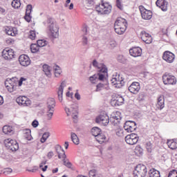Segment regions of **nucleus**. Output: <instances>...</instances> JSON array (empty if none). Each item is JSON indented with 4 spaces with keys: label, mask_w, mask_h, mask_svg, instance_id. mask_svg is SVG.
Wrapping results in <instances>:
<instances>
[{
    "label": "nucleus",
    "mask_w": 177,
    "mask_h": 177,
    "mask_svg": "<svg viewBox=\"0 0 177 177\" xmlns=\"http://www.w3.org/2000/svg\"><path fill=\"white\" fill-rule=\"evenodd\" d=\"M156 5L158 8H160L162 12H167L168 10V1H167V0H157Z\"/></svg>",
    "instance_id": "4be33fe9"
},
{
    "label": "nucleus",
    "mask_w": 177,
    "mask_h": 177,
    "mask_svg": "<svg viewBox=\"0 0 177 177\" xmlns=\"http://www.w3.org/2000/svg\"><path fill=\"white\" fill-rule=\"evenodd\" d=\"M100 64H98L97 63V61H96V60H93V66H94V67H96L98 70H99V65Z\"/></svg>",
    "instance_id": "052dcab7"
},
{
    "label": "nucleus",
    "mask_w": 177,
    "mask_h": 177,
    "mask_svg": "<svg viewBox=\"0 0 177 177\" xmlns=\"http://www.w3.org/2000/svg\"><path fill=\"white\" fill-rule=\"evenodd\" d=\"M95 122L98 124H102V125H108L110 122V118L106 113L100 114L98 117L96 118Z\"/></svg>",
    "instance_id": "ddd939ff"
},
{
    "label": "nucleus",
    "mask_w": 177,
    "mask_h": 177,
    "mask_svg": "<svg viewBox=\"0 0 177 177\" xmlns=\"http://www.w3.org/2000/svg\"><path fill=\"white\" fill-rule=\"evenodd\" d=\"M71 139L75 145H80V139L78 138V136H77V134L72 133H71Z\"/></svg>",
    "instance_id": "ea45409f"
},
{
    "label": "nucleus",
    "mask_w": 177,
    "mask_h": 177,
    "mask_svg": "<svg viewBox=\"0 0 177 177\" xmlns=\"http://www.w3.org/2000/svg\"><path fill=\"white\" fill-rule=\"evenodd\" d=\"M5 32L7 34V35L15 37L17 34V29L16 28L6 26L5 28Z\"/></svg>",
    "instance_id": "cd10ccee"
},
{
    "label": "nucleus",
    "mask_w": 177,
    "mask_h": 177,
    "mask_svg": "<svg viewBox=\"0 0 177 177\" xmlns=\"http://www.w3.org/2000/svg\"><path fill=\"white\" fill-rule=\"evenodd\" d=\"M2 57L6 60H10V59L15 57V51L9 48H6L2 51Z\"/></svg>",
    "instance_id": "dca6fc26"
},
{
    "label": "nucleus",
    "mask_w": 177,
    "mask_h": 177,
    "mask_svg": "<svg viewBox=\"0 0 177 177\" xmlns=\"http://www.w3.org/2000/svg\"><path fill=\"white\" fill-rule=\"evenodd\" d=\"M111 82L115 88H122L124 86V78L122 76H120V74L115 73L113 75L112 79L111 80Z\"/></svg>",
    "instance_id": "423d86ee"
},
{
    "label": "nucleus",
    "mask_w": 177,
    "mask_h": 177,
    "mask_svg": "<svg viewBox=\"0 0 177 177\" xmlns=\"http://www.w3.org/2000/svg\"><path fill=\"white\" fill-rule=\"evenodd\" d=\"M32 10V6L31 5H28L26 7V15L24 19L28 23L31 21V11Z\"/></svg>",
    "instance_id": "bb28decb"
},
{
    "label": "nucleus",
    "mask_w": 177,
    "mask_h": 177,
    "mask_svg": "<svg viewBox=\"0 0 177 177\" xmlns=\"http://www.w3.org/2000/svg\"><path fill=\"white\" fill-rule=\"evenodd\" d=\"M48 110H55V101L53 98H49L47 101Z\"/></svg>",
    "instance_id": "c756f323"
},
{
    "label": "nucleus",
    "mask_w": 177,
    "mask_h": 177,
    "mask_svg": "<svg viewBox=\"0 0 177 177\" xmlns=\"http://www.w3.org/2000/svg\"><path fill=\"white\" fill-rule=\"evenodd\" d=\"M122 119V116L121 115V112L115 111L111 113L110 121L112 125H114V126L120 125Z\"/></svg>",
    "instance_id": "1a4fd4ad"
},
{
    "label": "nucleus",
    "mask_w": 177,
    "mask_h": 177,
    "mask_svg": "<svg viewBox=\"0 0 177 177\" xmlns=\"http://www.w3.org/2000/svg\"><path fill=\"white\" fill-rule=\"evenodd\" d=\"M43 71L46 75L47 77H50L52 75L50 71V66H49L48 64L43 65Z\"/></svg>",
    "instance_id": "72a5a7b5"
},
{
    "label": "nucleus",
    "mask_w": 177,
    "mask_h": 177,
    "mask_svg": "<svg viewBox=\"0 0 177 177\" xmlns=\"http://www.w3.org/2000/svg\"><path fill=\"white\" fill-rule=\"evenodd\" d=\"M46 164V160H43L40 165H39V168L43 171V172H46V169H48V165H45ZM44 165H45L44 167Z\"/></svg>",
    "instance_id": "37998d69"
},
{
    "label": "nucleus",
    "mask_w": 177,
    "mask_h": 177,
    "mask_svg": "<svg viewBox=\"0 0 177 177\" xmlns=\"http://www.w3.org/2000/svg\"><path fill=\"white\" fill-rule=\"evenodd\" d=\"M3 132L6 135H9L13 132V128L10 126L6 125L3 127Z\"/></svg>",
    "instance_id": "c9c22d12"
},
{
    "label": "nucleus",
    "mask_w": 177,
    "mask_h": 177,
    "mask_svg": "<svg viewBox=\"0 0 177 177\" xmlns=\"http://www.w3.org/2000/svg\"><path fill=\"white\" fill-rule=\"evenodd\" d=\"M66 86V82H62L61 83V85L59 87L58 90V97L59 99H62L63 97V89H64V87Z\"/></svg>",
    "instance_id": "2f4dec72"
},
{
    "label": "nucleus",
    "mask_w": 177,
    "mask_h": 177,
    "mask_svg": "<svg viewBox=\"0 0 177 177\" xmlns=\"http://www.w3.org/2000/svg\"><path fill=\"white\" fill-rule=\"evenodd\" d=\"M145 147L149 153H151V151L153 150V144L150 141L147 142L145 145Z\"/></svg>",
    "instance_id": "c03bdc74"
},
{
    "label": "nucleus",
    "mask_w": 177,
    "mask_h": 177,
    "mask_svg": "<svg viewBox=\"0 0 177 177\" xmlns=\"http://www.w3.org/2000/svg\"><path fill=\"white\" fill-rule=\"evenodd\" d=\"M37 171H38V167L37 166H35L32 167V169H28V172H36Z\"/></svg>",
    "instance_id": "bf43d9fd"
},
{
    "label": "nucleus",
    "mask_w": 177,
    "mask_h": 177,
    "mask_svg": "<svg viewBox=\"0 0 177 177\" xmlns=\"http://www.w3.org/2000/svg\"><path fill=\"white\" fill-rule=\"evenodd\" d=\"M116 135L119 137L124 136V130L122 129H116Z\"/></svg>",
    "instance_id": "603ef678"
},
{
    "label": "nucleus",
    "mask_w": 177,
    "mask_h": 177,
    "mask_svg": "<svg viewBox=\"0 0 177 177\" xmlns=\"http://www.w3.org/2000/svg\"><path fill=\"white\" fill-rule=\"evenodd\" d=\"M167 145L171 150H176L177 149V139H169L167 140Z\"/></svg>",
    "instance_id": "393cba45"
},
{
    "label": "nucleus",
    "mask_w": 177,
    "mask_h": 177,
    "mask_svg": "<svg viewBox=\"0 0 177 177\" xmlns=\"http://www.w3.org/2000/svg\"><path fill=\"white\" fill-rule=\"evenodd\" d=\"M88 175L90 177H99L97 174L96 173V170L92 169L88 172Z\"/></svg>",
    "instance_id": "3c124183"
},
{
    "label": "nucleus",
    "mask_w": 177,
    "mask_h": 177,
    "mask_svg": "<svg viewBox=\"0 0 177 177\" xmlns=\"http://www.w3.org/2000/svg\"><path fill=\"white\" fill-rule=\"evenodd\" d=\"M75 99H77V100H80L81 99V95H80V93H76L75 94Z\"/></svg>",
    "instance_id": "69168bd1"
},
{
    "label": "nucleus",
    "mask_w": 177,
    "mask_h": 177,
    "mask_svg": "<svg viewBox=\"0 0 177 177\" xmlns=\"http://www.w3.org/2000/svg\"><path fill=\"white\" fill-rule=\"evenodd\" d=\"M96 80H97V75H94L90 77V81L92 84H96Z\"/></svg>",
    "instance_id": "4d7b16f0"
},
{
    "label": "nucleus",
    "mask_w": 177,
    "mask_h": 177,
    "mask_svg": "<svg viewBox=\"0 0 177 177\" xmlns=\"http://www.w3.org/2000/svg\"><path fill=\"white\" fill-rule=\"evenodd\" d=\"M11 5L14 9H19L21 6V2L20 0H13Z\"/></svg>",
    "instance_id": "58836bf2"
},
{
    "label": "nucleus",
    "mask_w": 177,
    "mask_h": 177,
    "mask_svg": "<svg viewBox=\"0 0 177 177\" xmlns=\"http://www.w3.org/2000/svg\"><path fill=\"white\" fill-rule=\"evenodd\" d=\"M125 142L127 145H130L131 146H133V145H136L138 142H139V136L136 133H131L127 135L125 137Z\"/></svg>",
    "instance_id": "9d476101"
},
{
    "label": "nucleus",
    "mask_w": 177,
    "mask_h": 177,
    "mask_svg": "<svg viewBox=\"0 0 177 177\" xmlns=\"http://www.w3.org/2000/svg\"><path fill=\"white\" fill-rule=\"evenodd\" d=\"M53 156H55V153H53V151H50L47 154V157L49 159L52 158L53 157Z\"/></svg>",
    "instance_id": "0e129e2a"
},
{
    "label": "nucleus",
    "mask_w": 177,
    "mask_h": 177,
    "mask_svg": "<svg viewBox=\"0 0 177 177\" xmlns=\"http://www.w3.org/2000/svg\"><path fill=\"white\" fill-rule=\"evenodd\" d=\"M162 59L167 63H174L175 60V55L171 51H165L162 55Z\"/></svg>",
    "instance_id": "a211bd4d"
},
{
    "label": "nucleus",
    "mask_w": 177,
    "mask_h": 177,
    "mask_svg": "<svg viewBox=\"0 0 177 177\" xmlns=\"http://www.w3.org/2000/svg\"><path fill=\"white\" fill-rule=\"evenodd\" d=\"M24 81H27V79L25 77H21L19 80L18 77H15L10 78V79H8L5 82V86H6V89L8 91V92L12 93V92H15V91H17V84H18L19 86H21V85H23V82H24Z\"/></svg>",
    "instance_id": "f257e3e1"
},
{
    "label": "nucleus",
    "mask_w": 177,
    "mask_h": 177,
    "mask_svg": "<svg viewBox=\"0 0 177 177\" xmlns=\"http://www.w3.org/2000/svg\"><path fill=\"white\" fill-rule=\"evenodd\" d=\"M106 139V136L102 133L98 134L95 138V140H97V142H98V143H100V145H102V143H104Z\"/></svg>",
    "instance_id": "7c9ffc66"
},
{
    "label": "nucleus",
    "mask_w": 177,
    "mask_h": 177,
    "mask_svg": "<svg viewBox=\"0 0 177 177\" xmlns=\"http://www.w3.org/2000/svg\"><path fill=\"white\" fill-rule=\"evenodd\" d=\"M98 80H100V81H103V80L107 77V68L106 67V65L100 64L98 66Z\"/></svg>",
    "instance_id": "4468645a"
},
{
    "label": "nucleus",
    "mask_w": 177,
    "mask_h": 177,
    "mask_svg": "<svg viewBox=\"0 0 177 177\" xmlns=\"http://www.w3.org/2000/svg\"><path fill=\"white\" fill-rule=\"evenodd\" d=\"M129 91L131 93L136 95L139 92V91H140V84H139V82H133L129 86Z\"/></svg>",
    "instance_id": "412c9836"
},
{
    "label": "nucleus",
    "mask_w": 177,
    "mask_h": 177,
    "mask_svg": "<svg viewBox=\"0 0 177 177\" xmlns=\"http://www.w3.org/2000/svg\"><path fill=\"white\" fill-rule=\"evenodd\" d=\"M53 113H55V109H48L46 114L47 120H52V117H53Z\"/></svg>",
    "instance_id": "a18cd8bd"
},
{
    "label": "nucleus",
    "mask_w": 177,
    "mask_h": 177,
    "mask_svg": "<svg viewBox=\"0 0 177 177\" xmlns=\"http://www.w3.org/2000/svg\"><path fill=\"white\" fill-rule=\"evenodd\" d=\"M16 102L19 106H23V107H27L31 106V100L26 96L21 95L16 99Z\"/></svg>",
    "instance_id": "f8f14e48"
},
{
    "label": "nucleus",
    "mask_w": 177,
    "mask_h": 177,
    "mask_svg": "<svg viewBox=\"0 0 177 177\" xmlns=\"http://www.w3.org/2000/svg\"><path fill=\"white\" fill-rule=\"evenodd\" d=\"M83 44H84V45H86V44H88V38L85 37H83Z\"/></svg>",
    "instance_id": "774afa93"
},
{
    "label": "nucleus",
    "mask_w": 177,
    "mask_h": 177,
    "mask_svg": "<svg viewBox=\"0 0 177 177\" xmlns=\"http://www.w3.org/2000/svg\"><path fill=\"white\" fill-rule=\"evenodd\" d=\"M57 153L58 154V158L64 160L65 158H67L66 156V152L62 149V147H59L57 149Z\"/></svg>",
    "instance_id": "c85d7f7f"
},
{
    "label": "nucleus",
    "mask_w": 177,
    "mask_h": 177,
    "mask_svg": "<svg viewBox=\"0 0 177 177\" xmlns=\"http://www.w3.org/2000/svg\"><path fill=\"white\" fill-rule=\"evenodd\" d=\"M47 24L48 28V37L53 39L59 38V27L55 24V19L52 17L48 18Z\"/></svg>",
    "instance_id": "f03ea898"
},
{
    "label": "nucleus",
    "mask_w": 177,
    "mask_h": 177,
    "mask_svg": "<svg viewBox=\"0 0 177 177\" xmlns=\"http://www.w3.org/2000/svg\"><path fill=\"white\" fill-rule=\"evenodd\" d=\"M49 136H50L49 132L44 133L40 140V142L41 143H45V142H46V140L48 139V138H49Z\"/></svg>",
    "instance_id": "79ce46f5"
},
{
    "label": "nucleus",
    "mask_w": 177,
    "mask_h": 177,
    "mask_svg": "<svg viewBox=\"0 0 177 177\" xmlns=\"http://www.w3.org/2000/svg\"><path fill=\"white\" fill-rule=\"evenodd\" d=\"M104 89V84L100 83L96 86V92H100V91H103Z\"/></svg>",
    "instance_id": "8fccbe9b"
},
{
    "label": "nucleus",
    "mask_w": 177,
    "mask_h": 177,
    "mask_svg": "<svg viewBox=\"0 0 177 177\" xmlns=\"http://www.w3.org/2000/svg\"><path fill=\"white\" fill-rule=\"evenodd\" d=\"M124 129L127 131V132H133V131L136 130V123L133 121H127L124 123Z\"/></svg>",
    "instance_id": "6ab92c4d"
},
{
    "label": "nucleus",
    "mask_w": 177,
    "mask_h": 177,
    "mask_svg": "<svg viewBox=\"0 0 177 177\" xmlns=\"http://www.w3.org/2000/svg\"><path fill=\"white\" fill-rule=\"evenodd\" d=\"M128 28V21L124 18L119 17L116 19L114 24V30L116 34L122 35Z\"/></svg>",
    "instance_id": "7ed1b4c3"
},
{
    "label": "nucleus",
    "mask_w": 177,
    "mask_h": 177,
    "mask_svg": "<svg viewBox=\"0 0 177 177\" xmlns=\"http://www.w3.org/2000/svg\"><path fill=\"white\" fill-rule=\"evenodd\" d=\"M168 177H177V171L175 169L170 171Z\"/></svg>",
    "instance_id": "864d4df0"
},
{
    "label": "nucleus",
    "mask_w": 177,
    "mask_h": 177,
    "mask_svg": "<svg viewBox=\"0 0 177 177\" xmlns=\"http://www.w3.org/2000/svg\"><path fill=\"white\" fill-rule=\"evenodd\" d=\"M129 53L133 57H139L142 56V48L140 47H134L129 50Z\"/></svg>",
    "instance_id": "b1692460"
},
{
    "label": "nucleus",
    "mask_w": 177,
    "mask_h": 177,
    "mask_svg": "<svg viewBox=\"0 0 177 177\" xmlns=\"http://www.w3.org/2000/svg\"><path fill=\"white\" fill-rule=\"evenodd\" d=\"M111 5L104 1V0H101V3L95 7L96 12L101 13V15H109L111 13Z\"/></svg>",
    "instance_id": "20e7f679"
},
{
    "label": "nucleus",
    "mask_w": 177,
    "mask_h": 177,
    "mask_svg": "<svg viewBox=\"0 0 177 177\" xmlns=\"http://www.w3.org/2000/svg\"><path fill=\"white\" fill-rule=\"evenodd\" d=\"M134 177H145L147 175V168L145 165H138L133 173Z\"/></svg>",
    "instance_id": "39448f33"
},
{
    "label": "nucleus",
    "mask_w": 177,
    "mask_h": 177,
    "mask_svg": "<svg viewBox=\"0 0 177 177\" xmlns=\"http://www.w3.org/2000/svg\"><path fill=\"white\" fill-rule=\"evenodd\" d=\"M162 81L165 85H176L177 82L176 77L169 73L163 74Z\"/></svg>",
    "instance_id": "6e6552de"
},
{
    "label": "nucleus",
    "mask_w": 177,
    "mask_h": 177,
    "mask_svg": "<svg viewBox=\"0 0 177 177\" xmlns=\"http://www.w3.org/2000/svg\"><path fill=\"white\" fill-rule=\"evenodd\" d=\"M30 50L32 53H37L39 51V46L37 44H32L30 45Z\"/></svg>",
    "instance_id": "4c0bfd02"
},
{
    "label": "nucleus",
    "mask_w": 177,
    "mask_h": 177,
    "mask_svg": "<svg viewBox=\"0 0 177 177\" xmlns=\"http://www.w3.org/2000/svg\"><path fill=\"white\" fill-rule=\"evenodd\" d=\"M62 161L64 162V165H65V167H67V168H71V167H73V164H71V162H70V160H68V159H67L66 158L62 160Z\"/></svg>",
    "instance_id": "de8ad7c7"
},
{
    "label": "nucleus",
    "mask_w": 177,
    "mask_h": 177,
    "mask_svg": "<svg viewBox=\"0 0 177 177\" xmlns=\"http://www.w3.org/2000/svg\"><path fill=\"white\" fill-rule=\"evenodd\" d=\"M140 36L142 42H145V44H150L153 42V37H151V35L145 30L140 32Z\"/></svg>",
    "instance_id": "2eb2a0df"
},
{
    "label": "nucleus",
    "mask_w": 177,
    "mask_h": 177,
    "mask_svg": "<svg viewBox=\"0 0 177 177\" xmlns=\"http://www.w3.org/2000/svg\"><path fill=\"white\" fill-rule=\"evenodd\" d=\"M6 44H7V45H13L15 44V41L12 38H8L6 39Z\"/></svg>",
    "instance_id": "13d9d810"
},
{
    "label": "nucleus",
    "mask_w": 177,
    "mask_h": 177,
    "mask_svg": "<svg viewBox=\"0 0 177 177\" xmlns=\"http://www.w3.org/2000/svg\"><path fill=\"white\" fill-rule=\"evenodd\" d=\"M3 103H4L3 97L0 95V106H2V104H3Z\"/></svg>",
    "instance_id": "338daca9"
},
{
    "label": "nucleus",
    "mask_w": 177,
    "mask_h": 177,
    "mask_svg": "<svg viewBox=\"0 0 177 177\" xmlns=\"http://www.w3.org/2000/svg\"><path fill=\"white\" fill-rule=\"evenodd\" d=\"M38 125H39V122H38L37 120H34L32 122V127H33V128H37V127H38Z\"/></svg>",
    "instance_id": "680f3d73"
},
{
    "label": "nucleus",
    "mask_w": 177,
    "mask_h": 177,
    "mask_svg": "<svg viewBox=\"0 0 177 177\" xmlns=\"http://www.w3.org/2000/svg\"><path fill=\"white\" fill-rule=\"evenodd\" d=\"M54 70L55 77H60V74H62V70H60V67L56 66L54 67Z\"/></svg>",
    "instance_id": "49530a36"
},
{
    "label": "nucleus",
    "mask_w": 177,
    "mask_h": 177,
    "mask_svg": "<svg viewBox=\"0 0 177 177\" xmlns=\"http://www.w3.org/2000/svg\"><path fill=\"white\" fill-rule=\"evenodd\" d=\"M91 133L93 136H95V138H96L97 136H98V135L102 133V130L98 127H93L91 129Z\"/></svg>",
    "instance_id": "e433bc0d"
},
{
    "label": "nucleus",
    "mask_w": 177,
    "mask_h": 177,
    "mask_svg": "<svg viewBox=\"0 0 177 177\" xmlns=\"http://www.w3.org/2000/svg\"><path fill=\"white\" fill-rule=\"evenodd\" d=\"M139 10L141 13V17L144 20H150L153 17V12L146 8L143 6H139Z\"/></svg>",
    "instance_id": "9b49d317"
},
{
    "label": "nucleus",
    "mask_w": 177,
    "mask_h": 177,
    "mask_svg": "<svg viewBox=\"0 0 177 177\" xmlns=\"http://www.w3.org/2000/svg\"><path fill=\"white\" fill-rule=\"evenodd\" d=\"M19 62L21 66H23L24 67H27L28 66H30V64H31V60L30 59V57L25 54L21 55L19 56Z\"/></svg>",
    "instance_id": "f3484780"
},
{
    "label": "nucleus",
    "mask_w": 177,
    "mask_h": 177,
    "mask_svg": "<svg viewBox=\"0 0 177 177\" xmlns=\"http://www.w3.org/2000/svg\"><path fill=\"white\" fill-rule=\"evenodd\" d=\"M4 145L7 149H10L12 151H17L19 150V143L15 140L11 138H6L3 141Z\"/></svg>",
    "instance_id": "0eeeda50"
},
{
    "label": "nucleus",
    "mask_w": 177,
    "mask_h": 177,
    "mask_svg": "<svg viewBox=\"0 0 177 177\" xmlns=\"http://www.w3.org/2000/svg\"><path fill=\"white\" fill-rule=\"evenodd\" d=\"M65 111L67 115H71L73 120H77L78 118V111L74 106H71L70 108H65Z\"/></svg>",
    "instance_id": "aec40b11"
},
{
    "label": "nucleus",
    "mask_w": 177,
    "mask_h": 177,
    "mask_svg": "<svg viewBox=\"0 0 177 177\" xmlns=\"http://www.w3.org/2000/svg\"><path fill=\"white\" fill-rule=\"evenodd\" d=\"M116 6L120 10H124V6L121 4V0H116Z\"/></svg>",
    "instance_id": "5fc2aeb1"
},
{
    "label": "nucleus",
    "mask_w": 177,
    "mask_h": 177,
    "mask_svg": "<svg viewBox=\"0 0 177 177\" xmlns=\"http://www.w3.org/2000/svg\"><path fill=\"white\" fill-rule=\"evenodd\" d=\"M12 172H13L12 168H6L4 169L3 174H4V175H9V174H12Z\"/></svg>",
    "instance_id": "6e6d98bb"
},
{
    "label": "nucleus",
    "mask_w": 177,
    "mask_h": 177,
    "mask_svg": "<svg viewBox=\"0 0 177 177\" xmlns=\"http://www.w3.org/2000/svg\"><path fill=\"white\" fill-rule=\"evenodd\" d=\"M112 103L115 106H122L124 104V97L120 95H115L113 97Z\"/></svg>",
    "instance_id": "5701e85b"
},
{
    "label": "nucleus",
    "mask_w": 177,
    "mask_h": 177,
    "mask_svg": "<svg viewBox=\"0 0 177 177\" xmlns=\"http://www.w3.org/2000/svg\"><path fill=\"white\" fill-rule=\"evenodd\" d=\"M135 151H136V153H138H138L140 154V153H142V148L140 147V146H137V147H136V149H135Z\"/></svg>",
    "instance_id": "e2e57ef3"
},
{
    "label": "nucleus",
    "mask_w": 177,
    "mask_h": 177,
    "mask_svg": "<svg viewBox=\"0 0 177 177\" xmlns=\"http://www.w3.org/2000/svg\"><path fill=\"white\" fill-rule=\"evenodd\" d=\"M149 174V177H161L160 171L156 169H151Z\"/></svg>",
    "instance_id": "473e14b6"
},
{
    "label": "nucleus",
    "mask_w": 177,
    "mask_h": 177,
    "mask_svg": "<svg viewBox=\"0 0 177 177\" xmlns=\"http://www.w3.org/2000/svg\"><path fill=\"white\" fill-rule=\"evenodd\" d=\"M37 37V34L34 30H30L29 32V38L30 39H32V41H34Z\"/></svg>",
    "instance_id": "09e8293b"
},
{
    "label": "nucleus",
    "mask_w": 177,
    "mask_h": 177,
    "mask_svg": "<svg viewBox=\"0 0 177 177\" xmlns=\"http://www.w3.org/2000/svg\"><path fill=\"white\" fill-rule=\"evenodd\" d=\"M165 100L164 99V95H159L158 97V102L156 104V107L158 109V110H162V109H164V107L165 106Z\"/></svg>",
    "instance_id": "a878e982"
},
{
    "label": "nucleus",
    "mask_w": 177,
    "mask_h": 177,
    "mask_svg": "<svg viewBox=\"0 0 177 177\" xmlns=\"http://www.w3.org/2000/svg\"><path fill=\"white\" fill-rule=\"evenodd\" d=\"M24 138L26 139V140H31V139H32V136H31V130L26 129L24 131Z\"/></svg>",
    "instance_id": "f704fd0d"
},
{
    "label": "nucleus",
    "mask_w": 177,
    "mask_h": 177,
    "mask_svg": "<svg viewBox=\"0 0 177 177\" xmlns=\"http://www.w3.org/2000/svg\"><path fill=\"white\" fill-rule=\"evenodd\" d=\"M37 46L39 48H44V46H46L48 45V41L44 39H39L37 41Z\"/></svg>",
    "instance_id": "a19ab883"
}]
</instances>
